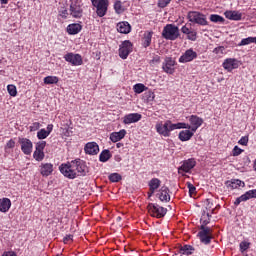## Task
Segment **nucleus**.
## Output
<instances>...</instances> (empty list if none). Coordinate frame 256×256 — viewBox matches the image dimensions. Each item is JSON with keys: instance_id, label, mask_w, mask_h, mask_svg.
Wrapping results in <instances>:
<instances>
[{"instance_id": "e2e57ef3", "label": "nucleus", "mask_w": 256, "mask_h": 256, "mask_svg": "<svg viewBox=\"0 0 256 256\" xmlns=\"http://www.w3.org/2000/svg\"><path fill=\"white\" fill-rule=\"evenodd\" d=\"M2 256H17L15 252H5Z\"/></svg>"}, {"instance_id": "c85d7f7f", "label": "nucleus", "mask_w": 256, "mask_h": 256, "mask_svg": "<svg viewBox=\"0 0 256 256\" xmlns=\"http://www.w3.org/2000/svg\"><path fill=\"white\" fill-rule=\"evenodd\" d=\"M193 137V132L191 130H182L179 133V139L180 141H189Z\"/></svg>"}, {"instance_id": "20e7f679", "label": "nucleus", "mask_w": 256, "mask_h": 256, "mask_svg": "<svg viewBox=\"0 0 256 256\" xmlns=\"http://www.w3.org/2000/svg\"><path fill=\"white\" fill-rule=\"evenodd\" d=\"M147 209L148 213H150L152 217H157V219H161L167 215V208L157 204L150 203L148 204Z\"/></svg>"}, {"instance_id": "2eb2a0df", "label": "nucleus", "mask_w": 256, "mask_h": 256, "mask_svg": "<svg viewBox=\"0 0 256 256\" xmlns=\"http://www.w3.org/2000/svg\"><path fill=\"white\" fill-rule=\"evenodd\" d=\"M141 118L142 116L139 113H130L124 116L123 124L131 125V123H138V121H141Z\"/></svg>"}, {"instance_id": "4d7b16f0", "label": "nucleus", "mask_w": 256, "mask_h": 256, "mask_svg": "<svg viewBox=\"0 0 256 256\" xmlns=\"http://www.w3.org/2000/svg\"><path fill=\"white\" fill-rule=\"evenodd\" d=\"M71 135H73V127L68 126V128L66 129V137H71Z\"/></svg>"}, {"instance_id": "4c0bfd02", "label": "nucleus", "mask_w": 256, "mask_h": 256, "mask_svg": "<svg viewBox=\"0 0 256 256\" xmlns=\"http://www.w3.org/2000/svg\"><path fill=\"white\" fill-rule=\"evenodd\" d=\"M33 157L36 161H43L45 159V153L41 150H35Z\"/></svg>"}, {"instance_id": "f704fd0d", "label": "nucleus", "mask_w": 256, "mask_h": 256, "mask_svg": "<svg viewBox=\"0 0 256 256\" xmlns=\"http://www.w3.org/2000/svg\"><path fill=\"white\" fill-rule=\"evenodd\" d=\"M108 179L111 181V183H119L123 177L119 173H112L108 176Z\"/></svg>"}, {"instance_id": "0eeeda50", "label": "nucleus", "mask_w": 256, "mask_h": 256, "mask_svg": "<svg viewBox=\"0 0 256 256\" xmlns=\"http://www.w3.org/2000/svg\"><path fill=\"white\" fill-rule=\"evenodd\" d=\"M133 52V44L129 40L122 42L119 48V57L121 59H127L129 54Z\"/></svg>"}, {"instance_id": "ea45409f", "label": "nucleus", "mask_w": 256, "mask_h": 256, "mask_svg": "<svg viewBox=\"0 0 256 256\" xmlns=\"http://www.w3.org/2000/svg\"><path fill=\"white\" fill-rule=\"evenodd\" d=\"M7 91L11 97H17V87L15 85H8Z\"/></svg>"}, {"instance_id": "bf43d9fd", "label": "nucleus", "mask_w": 256, "mask_h": 256, "mask_svg": "<svg viewBox=\"0 0 256 256\" xmlns=\"http://www.w3.org/2000/svg\"><path fill=\"white\" fill-rule=\"evenodd\" d=\"M181 31H182V33H184V35H187L188 33L191 32V29H189V28L186 27V26H183V27L181 28Z\"/></svg>"}, {"instance_id": "473e14b6", "label": "nucleus", "mask_w": 256, "mask_h": 256, "mask_svg": "<svg viewBox=\"0 0 256 256\" xmlns=\"http://www.w3.org/2000/svg\"><path fill=\"white\" fill-rule=\"evenodd\" d=\"M45 85H55L59 83V78L57 76H47L44 78Z\"/></svg>"}, {"instance_id": "864d4df0", "label": "nucleus", "mask_w": 256, "mask_h": 256, "mask_svg": "<svg viewBox=\"0 0 256 256\" xmlns=\"http://www.w3.org/2000/svg\"><path fill=\"white\" fill-rule=\"evenodd\" d=\"M15 147V141L13 139L9 140L5 146V149H13Z\"/></svg>"}, {"instance_id": "052dcab7", "label": "nucleus", "mask_w": 256, "mask_h": 256, "mask_svg": "<svg viewBox=\"0 0 256 256\" xmlns=\"http://www.w3.org/2000/svg\"><path fill=\"white\" fill-rule=\"evenodd\" d=\"M51 131H53V125H52V124H49V125L47 126L46 133H48V135H51Z\"/></svg>"}, {"instance_id": "ddd939ff", "label": "nucleus", "mask_w": 256, "mask_h": 256, "mask_svg": "<svg viewBox=\"0 0 256 256\" xmlns=\"http://www.w3.org/2000/svg\"><path fill=\"white\" fill-rule=\"evenodd\" d=\"M249 199H256V189L249 190L245 194L238 197L235 200L234 205H240L242 201H249Z\"/></svg>"}, {"instance_id": "393cba45", "label": "nucleus", "mask_w": 256, "mask_h": 256, "mask_svg": "<svg viewBox=\"0 0 256 256\" xmlns=\"http://www.w3.org/2000/svg\"><path fill=\"white\" fill-rule=\"evenodd\" d=\"M117 31L127 35V33H131V25L129 22H120L117 24Z\"/></svg>"}, {"instance_id": "4be33fe9", "label": "nucleus", "mask_w": 256, "mask_h": 256, "mask_svg": "<svg viewBox=\"0 0 256 256\" xmlns=\"http://www.w3.org/2000/svg\"><path fill=\"white\" fill-rule=\"evenodd\" d=\"M40 167V173L43 177H49L53 173V164L51 163L41 164Z\"/></svg>"}, {"instance_id": "a18cd8bd", "label": "nucleus", "mask_w": 256, "mask_h": 256, "mask_svg": "<svg viewBox=\"0 0 256 256\" xmlns=\"http://www.w3.org/2000/svg\"><path fill=\"white\" fill-rule=\"evenodd\" d=\"M169 3H171V0H158V7L164 9Z\"/></svg>"}, {"instance_id": "338daca9", "label": "nucleus", "mask_w": 256, "mask_h": 256, "mask_svg": "<svg viewBox=\"0 0 256 256\" xmlns=\"http://www.w3.org/2000/svg\"><path fill=\"white\" fill-rule=\"evenodd\" d=\"M252 43L256 44V37H252Z\"/></svg>"}, {"instance_id": "a211bd4d", "label": "nucleus", "mask_w": 256, "mask_h": 256, "mask_svg": "<svg viewBox=\"0 0 256 256\" xmlns=\"http://www.w3.org/2000/svg\"><path fill=\"white\" fill-rule=\"evenodd\" d=\"M223 67L226 71H233V69H237L239 67V60L235 58H227L223 62Z\"/></svg>"}, {"instance_id": "5fc2aeb1", "label": "nucleus", "mask_w": 256, "mask_h": 256, "mask_svg": "<svg viewBox=\"0 0 256 256\" xmlns=\"http://www.w3.org/2000/svg\"><path fill=\"white\" fill-rule=\"evenodd\" d=\"M160 61H161V57L155 56V57L150 61V65H157V63H160Z\"/></svg>"}, {"instance_id": "c756f323", "label": "nucleus", "mask_w": 256, "mask_h": 256, "mask_svg": "<svg viewBox=\"0 0 256 256\" xmlns=\"http://www.w3.org/2000/svg\"><path fill=\"white\" fill-rule=\"evenodd\" d=\"M65 169V177H67L68 179H75V177H77V173L75 172V170L71 169L69 163L65 164Z\"/></svg>"}, {"instance_id": "412c9836", "label": "nucleus", "mask_w": 256, "mask_h": 256, "mask_svg": "<svg viewBox=\"0 0 256 256\" xmlns=\"http://www.w3.org/2000/svg\"><path fill=\"white\" fill-rule=\"evenodd\" d=\"M73 167H75L76 171L80 173L82 177H85L87 173L89 172L87 166L85 165V162H72Z\"/></svg>"}, {"instance_id": "72a5a7b5", "label": "nucleus", "mask_w": 256, "mask_h": 256, "mask_svg": "<svg viewBox=\"0 0 256 256\" xmlns=\"http://www.w3.org/2000/svg\"><path fill=\"white\" fill-rule=\"evenodd\" d=\"M229 187H231V189H237L238 187H245V182L239 179H234L229 184Z\"/></svg>"}, {"instance_id": "e433bc0d", "label": "nucleus", "mask_w": 256, "mask_h": 256, "mask_svg": "<svg viewBox=\"0 0 256 256\" xmlns=\"http://www.w3.org/2000/svg\"><path fill=\"white\" fill-rule=\"evenodd\" d=\"M143 99L144 101H147V103L153 101V99H155V93H153V91L148 90L144 93L143 95Z\"/></svg>"}, {"instance_id": "9d476101", "label": "nucleus", "mask_w": 256, "mask_h": 256, "mask_svg": "<svg viewBox=\"0 0 256 256\" xmlns=\"http://www.w3.org/2000/svg\"><path fill=\"white\" fill-rule=\"evenodd\" d=\"M196 165L197 161H195V158H190L184 161L181 167L178 168V173H189Z\"/></svg>"}, {"instance_id": "49530a36", "label": "nucleus", "mask_w": 256, "mask_h": 256, "mask_svg": "<svg viewBox=\"0 0 256 256\" xmlns=\"http://www.w3.org/2000/svg\"><path fill=\"white\" fill-rule=\"evenodd\" d=\"M187 39L190 41H195L197 39V32L191 31L187 34Z\"/></svg>"}, {"instance_id": "39448f33", "label": "nucleus", "mask_w": 256, "mask_h": 256, "mask_svg": "<svg viewBox=\"0 0 256 256\" xmlns=\"http://www.w3.org/2000/svg\"><path fill=\"white\" fill-rule=\"evenodd\" d=\"M91 3L96 8L98 17H105L109 7V0H91Z\"/></svg>"}, {"instance_id": "0e129e2a", "label": "nucleus", "mask_w": 256, "mask_h": 256, "mask_svg": "<svg viewBox=\"0 0 256 256\" xmlns=\"http://www.w3.org/2000/svg\"><path fill=\"white\" fill-rule=\"evenodd\" d=\"M206 225H209V220H203L201 227H205Z\"/></svg>"}, {"instance_id": "7c9ffc66", "label": "nucleus", "mask_w": 256, "mask_h": 256, "mask_svg": "<svg viewBox=\"0 0 256 256\" xmlns=\"http://www.w3.org/2000/svg\"><path fill=\"white\" fill-rule=\"evenodd\" d=\"M192 251H195V248L191 245H184L179 249V253L182 255H193Z\"/></svg>"}, {"instance_id": "c9c22d12", "label": "nucleus", "mask_w": 256, "mask_h": 256, "mask_svg": "<svg viewBox=\"0 0 256 256\" xmlns=\"http://www.w3.org/2000/svg\"><path fill=\"white\" fill-rule=\"evenodd\" d=\"M210 21H212V23H225V18L218 14H211Z\"/></svg>"}, {"instance_id": "a19ab883", "label": "nucleus", "mask_w": 256, "mask_h": 256, "mask_svg": "<svg viewBox=\"0 0 256 256\" xmlns=\"http://www.w3.org/2000/svg\"><path fill=\"white\" fill-rule=\"evenodd\" d=\"M241 253H245L249 247H251V243L247 241H242L239 245Z\"/></svg>"}, {"instance_id": "09e8293b", "label": "nucleus", "mask_w": 256, "mask_h": 256, "mask_svg": "<svg viewBox=\"0 0 256 256\" xmlns=\"http://www.w3.org/2000/svg\"><path fill=\"white\" fill-rule=\"evenodd\" d=\"M225 51V47L223 46H219V47H216L214 50H213V53H215L216 55H223V52Z\"/></svg>"}, {"instance_id": "dca6fc26", "label": "nucleus", "mask_w": 256, "mask_h": 256, "mask_svg": "<svg viewBox=\"0 0 256 256\" xmlns=\"http://www.w3.org/2000/svg\"><path fill=\"white\" fill-rule=\"evenodd\" d=\"M70 15L75 19H81L83 17V9H81V6L77 2L70 5Z\"/></svg>"}, {"instance_id": "6e6d98bb", "label": "nucleus", "mask_w": 256, "mask_h": 256, "mask_svg": "<svg viewBox=\"0 0 256 256\" xmlns=\"http://www.w3.org/2000/svg\"><path fill=\"white\" fill-rule=\"evenodd\" d=\"M188 189H189L190 195H193V193H195V191H197V188H195V186L191 183H188Z\"/></svg>"}, {"instance_id": "f257e3e1", "label": "nucleus", "mask_w": 256, "mask_h": 256, "mask_svg": "<svg viewBox=\"0 0 256 256\" xmlns=\"http://www.w3.org/2000/svg\"><path fill=\"white\" fill-rule=\"evenodd\" d=\"M187 127V123L178 122L176 124H173L170 120H167L163 123H157L156 124V131L159 133V135H162V137H170L171 131H175V129H183Z\"/></svg>"}, {"instance_id": "6ab92c4d", "label": "nucleus", "mask_w": 256, "mask_h": 256, "mask_svg": "<svg viewBox=\"0 0 256 256\" xmlns=\"http://www.w3.org/2000/svg\"><path fill=\"white\" fill-rule=\"evenodd\" d=\"M157 196L160 201H165V203H169V201H171V196L169 195V187L162 186Z\"/></svg>"}, {"instance_id": "a878e982", "label": "nucleus", "mask_w": 256, "mask_h": 256, "mask_svg": "<svg viewBox=\"0 0 256 256\" xmlns=\"http://www.w3.org/2000/svg\"><path fill=\"white\" fill-rule=\"evenodd\" d=\"M226 19H230V21H241L242 14L237 11H226L224 13Z\"/></svg>"}, {"instance_id": "680f3d73", "label": "nucleus", "mask_w": 256, "mask_h": 256, "mask_svg": "<svg viewBox=\"0 0 256 256\" xmlns=\"http://www.w3.org/2000/svg\"><path fill=\"white\" fill-rule=\"evenodd\" d=\"M59 169H60V172L62 173V175H65V164H61Z\"/></svg>"}, {"instance_id": "cd10ccee", "label": "nucleus", "mask_w": 256, "mask_h": 256, "mask_svg": "<svg viewBox=\"0 0 256 256\" xmlns=\"http://www.w3.org/2000/svg\"><path fill=\"white\" fill-rule=\"evenodd\" d=\"M151 39H153V32H145L142 45L147 49L151 45Z\"/></svg>"}, {"instance_id": "13d9d810", "label": "nucleus", "mask_w": 256, "mask_h": 256, "mask_svg": "<svg viewBox=\"0 0 256 256\" xmlns=\"http://www.w3.org/2000/svg\"><path fill=\"white\" fill-rule=\"evenodd\" d=\"M73 241V234H66L65 236V242L71 243Z\"/></svg>"}, {"instance_id": "bb28decb", "label": "nucleus", "mask_w": 256, "mask_h": 256, "mask_svg": "<svg viewBox=\"0 0 256 256\" xmlns=\"http://www.w3.org/2000/svg\"><path fill=\"white\" fill-rule=\"evenodd\" d=\"M11 209V200L9 198L0 199V211L1 213H7Z\"/></svg>"}, {"instance_id": "774afa93", "label": "nucleus", "mask_w": 256, "mask_h": 256, "mask_svg": "<svg viewBox=\"0 0 256 256\" xmlns=\"http://www.w3.org/2000/svg\"><path fill=\"white\" fill-rule=\"evenodd\" d=\"M117 147L119 148V147H123V144L122 143H118L117 144Z\"/></svg>"}, {"instance_id": "9b49d317", "label": "nucleus", "mask_w": 256, "mask_h": 256, "mask_svg": "<svg viewBox=\"0 0 256 256\" xmlns=\"http://www.w3.org/2000/svg\"><path fill=\"white\" fill-rule=\"evenodd\" d=\"M65 61L74 66L83 65V58L79 54L68 53L65 56Z\"/></svg>"}, {"instance_id": "8fccbe9b", "label": "nucleus", "mask_w": 256, "mask_h": 256, "mask_svg": "<svg viewBox=\"0 0 256 256\" xmlns=\"http://www.w3.org/2000/svg\"><path fill=\"white\" fill-rule=\"evenodd\" d=\"M241 153H243V149L235 146L233 149V157H238V155H241Z\"/></svg>"}, {"instance_id": "79ce46f5", "label": "nucleus", "mask_w": 256, "mask_h": 256, "mask_svg": "<svg viewBox=\"0 0 256 256\" xmlns=\"http://www.w3.org/2000/svg\"><path fill=\"white\" fill-rule=\"evenodd\" d=\"M253 43V37L244 38L239 43V47H243L245 45H251Z\"/></svg>"}, {"instance_id": "f8f14e48", "label": "nucleus", "mask_w": 256, "mask_h": 256, "mask_svg": "<svg viewBox=\"0 0 256 256\" xmlns=\"http://www.w3.org/2000/svg\"><path fill=\"white\" fill-rule=\"evenodd\" d=\"M197 59V52L193 51V49H188L185 53L179 58V63H189Z\"/></svg>"}, {"instance_id": "4468645a", "label": "nucleus", "mask_w": 256, "mask_h": 256, "mask_svg": "<svg viewBox=\"0 0 256 256\" xmlns=\"http://www.w3.org/2000/svg\"><path fill=\"white\" fill-rule=\"evenodd\" d=\"M173 67H175V60L171 57H167L162 65L163 71L169 75H173V73H175V69Z\"/></svg>"}, {"instance_id": "423d86ee", "label": "nucleus", "mask_w": 256, "mask_h": 256, "mask_svg": "<svg viewBox=\"0 0 256 256\" xmlns=\"http://www.w3.org/2000/svg\"><path fill=\"white\" fill-rule=\"evenodd\" d=\"M198 237L201 243L204 245H209L211 243V239H213V234L211 233V228L200 226V231L198 232Z\"/></svg>"}, {"instance_id": "2f4dec72", "label": "nucleus", "mask_w": 256, "mask_h": 256, "mask_svg": "<svg viewBox=\"0 0 256 256\" xmlns=\"http://www.w3.org/2000/svg\"><path fill=\"white\" fill-rule=\"evenodd\" d=\"M111 158V151L109 150H103L101 153H100V156H99V161H101V163H107V161Z\"/></svg>"}, {"instance_id": "3c124183", "label": "nucleus", "mask_w": 256, "mask_h": 256, "mask_svg": "<svg viewBox=\"0 0 256 256\" xmlns=\"http://www.w3.org/2000/svg\"><path fill=\"white\" fill-rule=\"evenodd\" d=\"M40 127H41V124L39 122H34L30 126V131H39Z\"/></svg>"}, {"instance_id": "5701e85b", "label": "nucleus", "mask_w": 256, "mask_h": 256, "mask_svg": "<svg viewBox=\"0 0 256 256\" xmlns=\"http://www.w3.org/2000/svg\"><path fill=\"white\" fill-rule=\"evenodd\" d=\"M81 29H83V26H81V24L73 23L67 26L66 31L67 33H69V35H77V33L81 32Z\"/></svg>"}, {"instance_id": "f03ea898", "label": "nucleus", "mask_w": 256, "mask_h": 256, "mask_svg": "<svg viewBox=\"0 0 256 256\" xmlns=\"http://www.w3.org/2000/svg\"><path fill=\"white\" fill-rule=\"evenodd\" d=\"M162 37L168 41H175L179 38V27L167 24L162 31Z\"/></svg>"}, {"instance_id": "b1692460", "label": "nucleus", "mask_w": 256, "mask_h": 256, "mask_svg": "<svg viewBox=\"0 0 256 256\" xmlns=\"http://www.w3.org/2000/svg\"><path fill=\"white\" fill-rule=\"evenodd\" d=\"M149 187L150 192L148 193V197H151V195H153V193H155V191H157V189L161 187V180H159L158 178H153L149 182Z\"/></svg>"}, {"instance_id": "37998d69", "label": "nucleus", "mask_w": 256, "mask_h": 256, "mask_svg": "<svg viewBox=\"0 0 256 256\" xmlns=\"http://www.w3.org/2000/svg\"><path fill=\"white\" fill-rule=\"evenodd\" d=\"M48 135H49V132H47V130H45V129H41L37 133L38 139H47Z\"/></svg>"}, {"instance_id": "c03bdc74", "label": "nucleus", "mask_w": 256, "mask_h": 256, "mask_svg": "<svg viewBox=\"0 0 256 256\" xmlns=\"http://www.w3.org/2000/svg\"><path fill=\"white\" fill-rule=\"evenodd\" d=\"M114 9H115L116 13H118V14L123 13V5H122L121 1L118 0L115 2Z\"/></svg>"}, {"instance_id": "58836bf2", "label": "nucleus", "mask_w": 256, "mask_h": 256, "mask_svg": "<svg viewBox=\"0 0 256 256\" xmlns=\"http://www.w3.org/2000/svg\"><path fill=\"white\" fill-rule=\"evenodd\" d=\"M134 91L140 94L143 93V91H147V87L144 84L138 83L134 85Z\"/></svg>"}, {"instance_id": "69168bd1", "label": "nucleus", "mask_w": 256, "mask_h": 256, "mask_svg": "<svg viewBox=\"0 0 256 256\" xmlns=\"http://www.w3.org/2000/svg\"><path fill=\"white\" fill-rule=\"evenodd\" d=\"M2 5H7V3H9V0H0Z\"/></svg>"}, {"instance_id": "f3484780", "label": "nucleus", "mask_w": 256, "mask_h": 256, "mask_svg": "<svg viewBox=\"0 0 256 256\" xmlns=\"http://www.w3.org/2000/svg\"><path fill=\"white\" fill-rule=\"evenodd\" d=\"M86 155H97L99 153V145L96 142H88L84 147Z\"/></svg>"}, {"instance_id": "1a4fd4ad", "label": "nucleus", "mask_w": 256, "mask_h": 256, "mask_svg": "<svg viewBox=\"0 0 256 256\" xmlns=\"http://www.w3.org/2000/svg\"><path fill=\"white\" fill-rule=\"evenodd\" d=\"M19 143L24 155H31L33 152V142L27 138H20Z\"/></svg>"}, {"instance_id": "603ef678", "label": "nucleus", "mask_w": 256, "mask_h": 256, "mask_svg": "<svg viewBox=\"0 0 256 256\" xmlns=\"http://www.w3.org/2000/svg\"><path fill=\"white\" fill-rule=\"evenodd\" d=\"M239 145L247 146V143H249V137L243 136L239 141Z\"/></svg>"}, {"instance_id": "6e6552de", "label": "nucleus", "mask_w": 256, "mask_h": 256, "mask_svg": "<svg viewBox=\"0 0 256 256\" xmlns=\"http://www.w3.org/2000/svg\"><path fill=\"white\" fill-rule=\"evenodd\" d=\"M189 124H186V128L185 129H190L193 133H195V131H197V129H199L201 127V125H203V118H200L197 115H191L189 118Z\"/></svg>"}, {"instance_id": "aec40b11", "label": "nucleus", "mask_w": 256, "mask_h": 256, "mask_svg": "<svg viewBox=\"0 0 256 256\" xmlns=\"http://www.w3.org/2000/svg\"><path fill=\"white\" fill-rule=\"evenodd\" d=\"M126 135L127 131L125 129H122L119 132H112L110 134V141H112V143H117L118 141H121V139H125Z\"/></svg>"}, {"instance_id": "de8ad7c7", "label": "nucleus", "mask_w": 256, "mask_h": 256, "mask_svg": "<svg viewBox=\"0 0 256 256\" xmlns=\"http://www.w3.org/2000/svg\"><path fill=\"white\" fill-rule=\"evenodd\" d=\"M47 145V142L45 141H40L36 144V150L38 151H43L45 149V146Z\"/></svg>"}, {"instance_id": "7ed1b4c3", "label": "nucleus", "mask_w": 256, "mask_h": 256, "mask_svg": "<svg viewBox=\"0 0 256 256\" xmlns=\"http://www.w3.org/2000/svg\"><path fill=\"white\" fill-rule=\"evenodd\" d=\"M187 17L190 23H196L197 25L202 26L209 25V22H207V17L201 12L190 11L188 12Z\"/></svg>"}]
</instances>
